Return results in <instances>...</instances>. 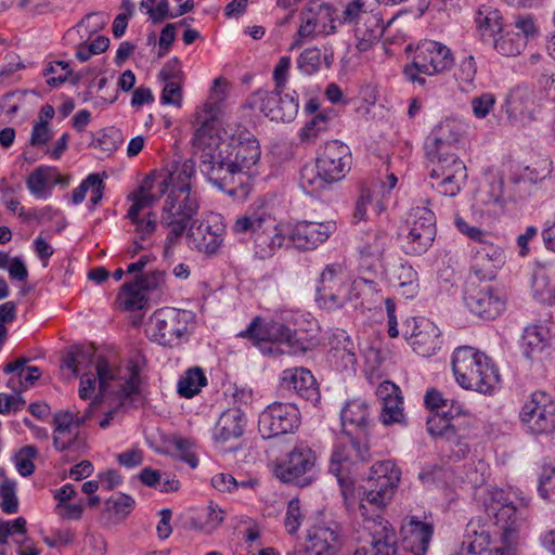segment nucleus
I'll use <instances>...</instances> for the list:
<instances>
[{"mask_svg": "<svg viewBox=\"0 0 555 555\" xmlns=\"http://www.w3.org/2000/svg\"><path fill=\"white\" fill-rule=\"evenodd\" d=\"M191 145L201 171L220 189L233 184L236 176L253 175L261 155L256 138L248 134L244 140H228L224 129L192 138Z\"/></svg>", "mask_w": 555, "mask_h": 555, "instance_id": "nucleus-1", "label": "nucleus"}, {"mask_svg": "<svg viewBox=\"0 0 555 555\" xmlns=\"http://www.w3.org/2000/svg\"><path fill=\"white\" fill-rule=\"evenodd\" d=\"M452 371L462 388L482 395H491L500 382L498 370L490 358L469 346L454 351Z\"/></svg>", "mask_w": 555, "mask_h": 555, "instance_id": "nucleus-2", "label": "nucleus"}, {"mask_svg": "<svg viewBox=\"0 0 555 555\" xmlns=\"http://www.w3.org/2000/svg\"><path fill=\"white\" fill-rule=\"evenodd\" d=\"M515 495L499 488L482 489L479 502L487 517L501 530V541L508 552H514L519 542V530L524 524L522 512L515 504Z\"/></svg>", "mask_w": 555, "mask_h": 555, "instance_id": "nucleus-3", "label": "nucleus"}, {"mask_svg": "<svg viewBox=\"0 0 555 555\" xmlns=\"http://www.w3.org/2000/svg\"><path fill=\"white\" fill-rule=\"evenodd\" d=\"M401 472L391 461H379L370 468L367 477L357 490L361 520L369 515V507L383 509L392 499Z\"/></svg>", "mask_w": 555, "mask_h": 555, "instance_id": "nucleus-4", "label": "nucleus"}, {"mask_svg": "<svg viewBox=\"0 0 555 555\" xmlns=\"http://www.w3.org/2000/svg\"><path fill=\"white\" fill-rule=\"evenodd\" d=\"M94 367L99 379V396L95 400L99 402L114 396L116 398L109 404L116 401L117 406H121L125 400L138 392L140 377L137 364L131 362L126 367H118L103 357H96Z\"/></svg>", "mask_w": 555, "mask_h": 555, "instance_id": "nucleus-5", "label": "nucleus"}, {"mask_svg": "<svg viewBox=\"0 0 555 555\" xmlns=\"http://www.w3.org/2000/svg\"><path fill=\"white\" fill-rule=\"evenodd\" d=\"M199 204L192 192H169L163 204L160 224L168 229L166 248L173 246L191 227L190 222L197 214Z\"/></svg>", "mask_w": 555, "mask_h": 555, "instance_id": "nucleus-6", "label": "nucleus"}, {"mask_svg": "<svg viewBox=\"0 0 555 555\" xmlns=\"http://www.w3.org/2000/svg\"><path fill=\"white\" fill-rule=\"evenodd\" d=\"M370 457L371 453L367 443L352 438L349 434L339 439L334 447L330 472L338 478L341 494L347 504L352 503L356 489L352 481L345 477V474L358 462H366Z\"/></svg>", "mask_w": 555, "mask_h": 555, "instance_id": "nucleus-7", "label": "nucleus"}, {"mask_svg": "<svg viewBox=\"0 0 555 555\" xmlns=\"http://www.w3.org/2000/svg\"><path fill=\"white\" fill-rule=\"evenodd\" d=\"M453 64L454 59L449 48L428 40L417 47L412 64L404 67L403 74L409 81L424 86L426 79L420 74L438 75L451 69Z\"/></svg>", "mask_w": 555, "mask_h": 555, "instance_id": "nucleus-8", "label": "nucleus"}, {"mask_svg": "<svg viewBox=\"0 0 555 555\" xmlns=\"http://www.w3.org/2000/svg\"><path fill=\"white\" fill-rule=\"evenodd\" d=\"M184 312L175 308L156 310L149 320L146 333L151 340L164 347L179 346L186 335Z\"/></svg>", "mask_w": 555, "mask_h": 555, "instance_id": "nucleus-9", "label": "nucleus"}, {"mask_svg": "<svg viewBox=\"0 0 555 555\" xmlns=\"http://www.w3.org/2000/svg\"><path fill=\"white\" fill-rule=\"evenodd\" d=\"M357 540L372 546V555H396V533L392 526L379 514L365 516L354 529Z\"/></svg>", "mask_w": 555, "mask_h": 555, "instance_id": "nucleus-10", "label": "nucleus"}, {"mask_svg": "<svg viewBox=\"0 0 555 555\" xmlns=\"http://www.w3.org/2000/svg\"><path fill=\"white\" fill-rule=\"evenodd\" d=\"M433 163L430 177L437 180L435 186L446 196H455L464 186L467 169L456 155L428 156Z\"/></svg>", "mask_w": 555, "mask_h": 555, "instance_id": "nucleus-11", "label": "nucleus"}, {"mask_svg": "<svg viewBox=\"0 0 555 555\" xmlns=\"http://www.w3.org/2000/svg\"><path fill=\"white\" fill-rule=\"evenodd\" d=\"M227 80L222 77L216 78L207 101L198 107L193 115L192 125L194 127V132L192 138L207 135L221 129L218 125V120L221 116L220 104L227 99Z\"/></svg>", "mask_w": 555, "mask_h": 555, "instance_id": "nucleus-12", "label": "nucleus"}, {"mask_svg": "<svg viewBox=\"0 0 555 555\" xmlns=\"http://www.w3.org/2000/svg\"><path fill=\"white\" fill-rule=\"evenodd\" d=\"M412 221L404 237L406 254L420 256L433 244L436 236L435 216L427 207L413 208Z\"/></svg>", "mask_w": 555, "mask_h": 555, "instance_id": "nucleus-13", "label": "nucleus"}, {"mask_svg": "<svg viewBox=\"0 0 555 555\" xmlns=\"http://www.w3.org/2000/svg\"><path fill=\"white\" fill-rule=\"evenodd\" d=\"M482 282L474 276L469 278L465 292L466 306L482 319H495L504 310L505 300L490 284Z\"/></svg>", "mask_w": 555, "mask_h": 555, "instance_id": "nucleus-14", "label": "nucleus"}, {"mask_svg": "<svg viewBox=\"0 0 555 555\" xmlns=\"http://www.w3.org/2000/svg\"><path fill=\"white\" fill-rule=\"evenodd\" d=\"M335 30L333 7L320 0H311L300 14L297 43L310 40L318 34L330 35Z\"/></svg>", "mask_w": 555, "mask_h": 555, "instance_id": "nucleus-15", "label": "nucleus"}, {"mask_svg": "<svg viewBox=\"0 0 555 555\" xmlns=\"http://www.w3.org/2000/svg\"><path fill=\"white\" fill-rule=\"evenodd\" d=\"M299 424V413L295 405L274 402L259 415L258 429L264 439L294 431Z\"/></svg>", "mask_w": 555, "mask_h": 555, "instance_id": "nucleus-16", "label": "nucleus"}, {"mask_svg": "<svg viewBox=\"0 0 555 555\" xmlns=\"http://www.w3.org/2000/svg\"><path fill=\"white\" fill-rule=\"evenodd\" d=\"M350 165L349 146L337 140L326 142L317 158L318 173L328 182L341 180L349 171Z\"/></svg>", "mask_w": 555, "mask_h": 555, "instance_id": "nucleus-17", "label": "nucleus"}, {"mask_svg": "<svg viewBox=\"0 0 555 555\" xmlns=\"http://www.w3.org/2000/svg\"><path fill=\"white\" fill-rule=\"evenodd\" d=\"M520 417L531 433H551L555 428V403L546 393L535 392L524 404Z\"/></svg>", "mask_w": 555, "mask_h": 555, "instance_id": "nucleus-18", "label": "nucleus"}, {"mask_svg": "<svg viewBox=\"0 0 555 555\" xmlns=\"http://www.w3.org/2000/svg\"><path fill=\"white\" fill-rule=\"evenodd\" d=\"M225 227L219 216H210L192 224L186 232L190 245L207 256L219 253L223 245Z\"/></svg>", "mask_w": 555, "mask_h": 555, "instance_id": "nucleus-19", "label": "nucleus"}, {"mask_svg": "<svg viewBox=\"0 0 555 555\" xmlns=\"http://www.w3.org/2000/svg\"><path fill=\"white\" fill-rule=\"evenodd\" d=\"M336 231L333 221H298L291 225L289 245L300 250H313L323 244Z\"/></svg>", "mask_w": 555, "mask_h": 555, "instance_id": "nucleus-20", "label": "nucleus"}, {"mask_svg": "<svg viewBox=\"0 0 555 555\" xmlns=\"http://www.w3.org/2000/svg\"><path fill=\"white\" fill-rule=\"evenodd\" d=\"M282 90L258 91L255 94V101L258 102L259 109L271 120L291 121L298 113L299 104L289 94L281 95Z\"/></svg>", "mask_w": 555, "mask_h": 555, "instance_id": "nucleus-21", "label": "nucleus"}, {"mask_svg": "<svg viewBox=\"0 0 555 555\" xmlns=\"http://www.w3.org/2000/svg\"><path fill=\"white\" fill-rule=\"evenodd\" d=\"M314 465V454L305 446L295 447L287 459L275 468V475L284 482H299Z\"/></svg>", "mask_w": 555, "mask_h": 555, "instance_id": "nucleus-22", "label": "nucleus"}, {"mask_svg": "<svg viewBox=\"0 0 555 555\" xmlns=\"http://www.w3.org/2000/svg\"><path fill=\"white\" fill-rule=\"evenodd\" d=\"M505 111L508 119L529 125L535 120V102L533 91L517 87L513 89L506 98Z\"/></svg>", "mask_w": 555, "mask_h": 555, "instance_id": "nucleus-23", "label": "nucleus"}, {"mask_svg": "<svg viewBox=\"0 0 555 555\" xmlns=\"http://www.w3.org/2000/svg\"><path fill=\"white\" fill-rule=\"evenodd\" d=\"M268 224L255 243V251L262 259L271 257L282 247L291 246V224L279 222L273 216L272 223Z\"/></svg>", "mask_w": 555, "mask_h": 555, "instance_id": "nucleus-24", "label": "nucleus"}, {"mask_svg": "<svg viewBox=\"0 0 555 555\" xmlns=\"http://www.w3.org/2000/svg\"><path fill=\"white\" fill-rule=\"evenodd\" d=\"M503 262L504 254L502 248L492 244L488 238V243H480V247L475 253L472 276L479 281H490L495 276V270Z\"/></svg>", "mask_w": 555, "mask_h": 555, "instance_id": "nucleus-25", "label": "nucleus"}, {"mask_svg": "<svg viewBox=\"0 0 555 555\" xmlns=\"http://www.w3.org/2000/svg\"><path fill=\"white\" fill-rule=\"evenodd\" d=\"M165 192V182L157 181L153 175L147 176L139 189L129 196L132 201V205L128 210L129 219L137 220L138 216H143L142 211L151 208Z\"/></svg>", "mask_w": 555, "mask_h": 555, "instance_id": "nucleus-26", "label": "nucleus"}, {"mask_svg": "<svg viewBox=\"0 0 555 555\" xmlns=\"http://www.w3.org/2000/svg\"><path fill=\"white\" fill-rule=\"evenodd\" d=\"M401 532L404 543L414 555H425L434 534V525L412 516L404 521Z\"/></svg>", "mask_w": 555, "mask_h": 555, "instance_id": "nucleus-27", "label": "nucleus"}, {"mask_svg": "<svg viewBox=\"0 0 555 555\" xmlns=\"http://www.w3.org/2000/svg\"><path fill=\"white\" fill-rule=\"evenodd\" d=\"M268 223H272V215L270 212L262 207H250L235 218L231 230L237 235H249L255 244L262 230L269 225Z\"/></svg>", "mask_w": 555, "mask_h": 555, "instance_id": "nucleus-28", "label": "nucleus"}, {"mask_svg": "<svg viewBox=\"0 0 555 555\" xmlns=\"http://www.w3.org/2000/svg\"><path fill=\"white\" fill-rule=\"evenodd\" d=\"M240 336L251 339L255 345L266 341L289 343L292 331L279 322L270 321L262 323L259 318H256L245 331L240 333Z\"/></svg>", "mask_w": 555, "mask_h": 555, "instance_id": "nucleus-29", "label": "nucleus"}, {"mask_svg": "<svg viewBox=\"0 0 555 555\" xmlns=\"http://www.w3.org/2000/svg\"><path fill=\"white\" fill-rule=\"evenodd\" d=\"M461 131L450 121L442 122L433 131L426 143L427 156L455 155L452 149L460 142Z\"/></svg>", "mask_w": 555, "mask_h": 555, "instance_id": "nucleus-30", "label": "nucleus"}, {"mask_svg": "<svg viewBox=\"0 0 555 555\" xmlns=\"http://www.w3.org/2000/svg\"><path fill=\"white\" fill-rule=\"evenodd\" d=\"M376 395L383 402L380 413L382 422L385 425L401 423L404 414L399 388L393 383L385 380L379 384Z\"/></svg>", "mask_w": 555, "mask_h": 555, "instance_id": "nucleus-31", "label": "nucleus"}, {"mask_svg": "<svg viewBox=\"0 0 555 555\" xmlns=\"http://www.w3.org/2000/svg\"><path fill=\"white\" fill-rule=\"evenodd\" d=\"M281 388L294 391L298 396L312 400L318 397V387L313 375L306 369H288L283 372Z\"/></svg>", "mask_w": 555, "mask_h": 555, "instance_id": "nucleus-32", "label": "nucleus"}, {"mask_svg": "<svg viewBox=\"0 0 555 555\" xmlns=\"http://www.w3.org/2000/svg\"><path fill=\"white\" fill-rule=\"evenodd\" d=\"M246 425L245 412L240 406L225 410L219 417L214 438L218 442H227L240 438L244 433Z\"/></svg>", "mask_w": 555, "mask_h": 555, "instance_id": "nucleus-33", "label": "nucleus"}, {"mask_svg": "<svg viewBox=\"0 0 555 555\" xmlns=\"http://www.w3.org/2000/svg\"><path fill=\"white\" fill-rule=\"evenodd\" d=\"M339 547V537L335 529L324 526L315 527L308 534L306 554L335 555Z\"/></svg>", "mask_w": 555, "mask_h": 555, "instance_id": "nucleus-34", "label": "nucleus"}, {"mask_svg": "<svg viewBox=\"0 0 555 555\" xmlns=\"http://www.w3.org/2000/svg\"><path fill=\"white\" fill-rule=\"evenodd\" d=\"M548 324H534L527 326L521 337V350L526 358L533 359L542 353L554 336Z\"/></svg>", "mask_w": 555, "mask_h": 555, "instance_id": "nucleus-35", "label": "nucleus"}, {"mask_svg": "<svg viewBox=\"0 0 555 555\" xmlns=\"http://www.w3.org/2000/svg\"><path fill=\"white\" fill-rule=\"evenodd\" d=\"M53 444L59 451L73 447L80 437V430H76L73 422V411H59L53 415Z\"/></svg>", "mask_w": 555, "mask_h": 555, "instance_id": "nucleus-36", "label": "nucleus"}, {"mask_svg": "<svg viewBox=\"0 0 555 555\" xmlns=\"http://www.w3.org/2000/svg\"><path fill=\"white\" fill-rule=\"evenodd\" d=\"M382 20L377 14H364L362 21L354 27V37L357 39L356 48L360 52L369 51L377 44L383 36Z\"/></svg>", "mask_w": 555, "mask_h": 555, "instance_id": "nucleus-37", "label": "nucleus"}, {"mask_svg": "<svg viewBox=\"0 0 555 555\" xmlns=\"http://www.w3.org/2000/svg\"><path fill=\"white\" fill-rule=\"evenodd\" d=\"M195 173V163L193 159H185L182 163H177L166 176L153 175L157 181H163L166 184V191L170 188L169 192L184 191L191 192V179Z\"/></svg>", "mask_w": 555, "mask_h": 555, "instance_id": "nucleus-38", "label": "nucleus"}, {"mask_svg": "<svg viewBox=\"0 0 555 555\" xmlns=\"http://www.w3.org/2000/svg\"><path fill=\"white\" fill-rule=\"evenodd\" d=\"M26 362V359L21 358L8 363L3 369L4 373L13 374L8 384L18 393L21 390L33 386L41 375L37 366H25Z\"/></svg>", "mask_w": 555, "mask_h": 555, "instance_id": "nucleus-39", "label": "nucleus"}, {"mask_svg": "<svg viewBox=\"0 0 555 555\" xmlns=\"http://www.w3.org/2000/svg\"><path fill=\"white\" fill-rule=\"evenodd\" d=\"M340 417L346 434L352 429L363 430L370 422L369 406L362 400H350L343 408Z\"/></svg>", "mask_w": 555, "mask_h": 555, "instance_id": "nucleus-40", "label": "nucleus"}, {"mask_svg": "<svg viewBox=\"0 0 555 555\" xmlns=\"http://www.w3.org/2000/svg\"><path fill=\"white\" fill-rule=\"evenodd\" d=\"M491 534L483 526L470 521L466 528V540L462 545V553L467 552L477 555H487L491 550Z\"/></svg>", "mask_w": 555, "mask_h": 555, "instance_id": "nucleus-41", "label": "nucleus"}, {"mask_svg": "<svg viewBox=\"0 0 555 555\" xmlns=\"http://www.w3.org/2000/svg\"><path fill=\"white\" fill-rule=\"evenodd\" d=\"M403 336L412 340L411 346L414 351L422 357L431 356L438 347V330L430 324L427 325V330L425 331L409 332L404 330Z\"/></svg>", "mask_w": 555, "mask_h": 555, "instance_id": "nucleus-42", "label": "nucleus"}, {"mask_svg": "<svg viewBox=\"0 0 555 555\" xmlns=\"http://www.w3.org/2000/svg\"><path fill=\"white\" fill-rule=\"evenodd\" d=\"M95 351L92 346H75L67 353L63 363L64 366L72 370L75 376H78L80 371L95 364Z\"/></svg>", "mask_w": 555, "mask_h": 555, "instance_id": "nucleus-43", "label": "nucleus"}, {"mask_svg": "<svg viewBox=\"0 0 555 555\" xmlns=\"http://www.w3.org/2000/svg\"><path fill=\"white\" fill-rule=\"evenodd\" d=\"M104 182L99 173L89 175L76 189L73 191V203L80 204L86 198L87 192L90 191V202L92 206H96L103 197Z\"/></svg>", "mask_w": 555, "mask_h": 555, "instance_id": "nucleus-44", "label": "nucleus"}, {"mask_svg": "<svg viewBox=\"0 0 555 555\" xmlns=\"http://www.w3.org/2000/svg\"><path fill=\"white\" fill-rule=\"evenodd\" d=\"M119 307L127 311L141 310L145 302V294L138 281L126 283L117 296Z\"/></svg>", "mask_w": 555, "mask_h": 555, "instance_id": "nucleus-45", "label": "nucleus"}, {"mask_svg": "<svg viewBox=\"0 0 555 555\" xmlns=\"http://www.w3.org/2000/svg\"><path fill=\"white\" fill-rule=\"evenodd\" d=\"M493 47L503 56H516L526 47L525 37L515 30H503L493 39Z\"/></svg>", "mask_w": 555, "mask_h": 555, "instance_id": "nucleus-46", "label": "nucleus"}, {"mask_svg": "<svg viewBox=\"0 0 555 555\" xmlns=\"http://www.w3.org/2000/svg\"><path fill=\"white\" fill-rule=\"evenodd\" d=\"M476 23L478 30L485 40L494 39L496 35L503 31L502 17L496 10H480L477 14Z\"/></svg>", "mask_w": 555, "mask_h": 555, "instance_id": "nucleus-47", "label": "nucleus"}, {"mask_svg": "<svg viewBox=\"0 0 555 555\" xmlns=\"http://www.w3.org/2000/svg\"><path fill=\"white\" fill-rule=\"evenodd\" d=\"M206 376L201 367L189 369L178 382V392L181 397L192 398L206 385Z\"/></svg>", "mask_w": 555, "mask_h": 555, "instance_id": "nucleus-48", "label": "nucleus"}, {"mask_svg": "<svg viewBox=\"0 0 555 555\" xmlns=\"http://www.w3.org/2000/svg\"><path fill=\"white\" fill-rule=\"evenodd\" d=\"M393 280L400 288L402 294L406 297H413L418 288L417 272L412 266L406 263L399 264L393 271Z\"/></svg>", "mask_w": 555, "mask_h": 555, "instance_id": "nucleus-49", "label": "nucleus"}, {"mask_svg": "<svg viewBox=\"0 0 555 555\" xmlns=\"http://www.w3.org/2000/svg\"><path fill=\"white\" fill-rule=\"evenodd\" d=\"M389 236L386 231L377 229L366 234L360 251L365 257L382 258L386 249Z\"/></svg>", "mask_w": 555, "mask_h": 555, "instance_id": "nucleus-50", "label": "nucleus"}, {"mask_svg": "<svg viewBox=\"0 0 555 555\" xmlns=\"http://www.w3.org/2000/svg\"><path fill=\"white\" fill-rule=\"evenodd\" d=\"M531 287L535 299L547 305L554 302L555 291L550 283V279L542 270L533 273Z\"/></svg>", "mask_w": 555, "mask_h": 555, "instance_id": "nucleus-51", "label": "nucleus"}, {"mask_svg": "<svg viewBox=\"0 0 555 555\" xmlns=\"http://www.w3.org/2000/svg\"><path fill=\"white\" fill-rule=\"evenodd\" d=\"M378 192L375 189L363 188L361 191V195L357 202L354 209V218L358 220H363L366 215V206L370 205L375 210L376 215H379L384 209V205L382 199L376 198Z\"/></svg>", "mask_w": 555, "mask_h": 555, "instance_id": "nucleus-52", "label": "nucleus"}, {"mask_svg": "<svg viewBox=\"0 0 555 555\" xmlns=\"http://www.w3.org/2000/svg\"><path fill=\"white\" fill-rule=\"evenodd\" d=\"M107 23V16L103 13L94 12L88 14L75 29L67 33L68 37H73L75 34H83V36H91L100 31Z\"/></svg>", "mask_w": 555, "mask_h": 555, "instance_id": "nucleus-53", "label": "nucleus"}, {"mask_svg": "<svg viewBox=\"0 0 555 555\" xmlns=\"http://www.w3.org/2000/svg\"><path fill=\"white\" fill-rule=\"evenodd\" d=\"M446 435L447 438L442 441L444 443L446 451H449L456 460L464 459L469 451L466 442V436L456 427L453 430L447 431Z\"/></svg>", "mask_w": 555, "mask_h": 555, "instance_id": "nucleus-54", "label": "nucleus"}, {"mask_svg": "<svg viewBox=\"0 0 555 555\" xmlns=\"http://www.w3.org/2000/svg\"><path fill=\"white\" fill-rule=\"evenodd\" d=\"M345 287H347V285L343 266L337 263L326 266L321 274L320 286L318 288L336 289Z\"/></svg>", "mask_w": 555, "mask_h": 555, "instance_id": "nucleus-55", "label": "nucleus"}, {"mask_svg": "<svg viewBox=\"0 0 555 555\" xmlns=\"http://www.w3.org/2000/svg\"><path fill=\"white\" fill-rule=\"evenodd\" d=\"M134 501L126 495L118 494L115 498H111L105 502L106 512L115 520L125 519L131 512Z\"/></svg>", "mask_w": 555, "mask_h": 555, "instance_id": "nucleus-56", "label": "nucleus"}, {"mask_svg": "<svg viewBox=\"0 0 555 555\" xmlns=\"http://www.w3.org/2000/svg\"><path fill=\"white\" fill-rule=\"evenodd\" d=\"M348 300L345 288H318V302L321 307L332 310L341 307Z\"/></svg>", "mask_w": 555, "mask_h": 555, "instance_id": "nucleus-57", "label": "nucleus"}, {"mask_svg": "<svg viewBox=\"0 0 555 555\" xmlns=\"http://www.w3.org/2000/svg\"><path fill=\"white\" fill-rule=\"evenodd\" d=\"M0 507L5 514H15L18 509L16 496V482L10 479L2 481L0 486Z\"/></svg>", "mask_w": 555, "mask_h": 555, "instance_id": "nucleus-58", "label": "nucleus"}, {"mask_svg": "<svg viewBox=\"0 0 555 555\" xmlns=\"http://www.w3.org/2000/svg\"><path fill=\"white\" fill-rule=\"evenodd\" d=\"M140 8L149 14L150 18L154 23H159L173 17L169 12L168 0H142Z\"/></svg>", "mask_w": 555, "mask_h": 555, "instance_id": "nucleus-59", "label": "nucleus"}, {"mask_svg": "<svg viewBox=\"0 0 555 555\" xmlns=\"http://www.w3.org/2000/svg\"><path fill=\"white\" fill-rule=\"evenodd\" d=\"M298 67L307 75L318 72L322 64V53L317 48L306 49L297 60Z\"/></svg>", "mask_w": 555, "mask_h": 555, "instance_id": "nucleus-60", "label": "nucleus"}, {"mask_svg": "<svg viewBox=\"0 0 555 555\" xmlns=\"http://www.w3.org/2000/svg\"><path fill=\"white\" fill-rule=\"evenodd\" d=\"M49 179V168L39 167L35 169L27 178V188L33 195L42 197L44 195Z\"/></svg>", "mask_w": 555, "mask_h": 555, "instance_id": "nucleus-61", "label": "nucleus"}, {"mask_svg": "<svg viewBox=\"0 0 555 555\" xmlns=\"http://www.w3.org/2000/svg\"><path fill=\"white\" fill-rule=\"evenodd\" d=\"M495 102L496 99L494 94L489 92L474 96L470 100V106L474 116L479 119L486 118L490 114V112H492Z\"/></svg>", "mask_w": 555, "mask_h": 555, "instance_id": "nucleus-62", "label": "nucleus"}, {"mask_svg": "<svg viewBox=\"0 0 555 555\" xmlns=\"http://www.w3.org/2000/svg\"><path fill=\"white\" fill-rule=\"evenodd\" d=\"M37 450L33 446H26L21 449V451L15 456V465L17 472L26 477L34 473L35 465L33 463V459L36 457Z\"/></svg>", "mask_w": 555, "mask_h": 555, "instance_id": "nucleus-63", "label": "nucleus"}, {"mask_svg": "<svg viewBox=\"0 0 555 555\" xmlns=\"http://www.w3.org/2000/svg\"><path fill=\"white\" fill-rule=\"evenodd\" d=\"M539 491L544 499L555 502V467L545 466L540 476Z\"/></svg>", "mask_w": 555, "mask_h": 555, "instance_id": "nucleus-64", "label": "nucleus"}]
</instances>
